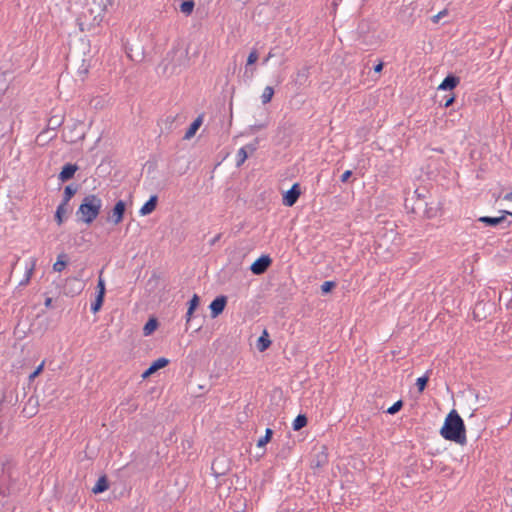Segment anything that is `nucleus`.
Here are the masks:
<instances>
[{"mask_svg": "<svg viewBox=\"0 0 512 512\" xmlns=\"http://www.w3.org/2000/svg\"><path fill=\"white\" fill-rule=\"evenodd\" d=\"M440 435L448 441L459 445H465L466 427L463 419L455 409H452L446 416L443 426L440 429Z\"/></svg>", "mask_w": 512, "mask_h": 512, "instance_id": "nucleus-1", "label": "nucleus"}, {"mask_svg": "<svg viewBox=\"0 0 512 512\" xmlns=\"http://www.w3.org/2000/svg\"><path fill=\"white\" fill-rule=\"evenodd\" d=\"M102 208V200L96 194L86 195L76 211L78 221L87 225L92 224Z\"/></svg>", "mask_w": 512, "mask_h": 512, "instance_id": "nucleus-2", "label": "nucleus"}, {"mask_svg": "<svg viewBox=\"0 0 512 512\" xmlns=\"http://www.w3.org/2000/svg\"><path fill=\"white\" fill-rule=\"evenodd\" d=\"M114 0H92L89 12L94 15L93 21L100 24L103 20V14L108 11L109 6H113Z\"/></svg>", "mask_w": 512, "mask_h": 512, "instance_id": "nucleus-3", "label": "nucleus"}, {"mask_svg": "<svg viewBox=\"0 0 512 512\" xmlns=\"http://www.w3.org/2000/svg\"><path fill=\"white\" fill-rule=\"evenodd\" d=\"M126 210L127 203L122 199L117 200L108 213L107 222H111L114 225L120 224L125 217Z\"/></svg>", "mask_w": 512, "mask_h": 512, "instance_id": "nucleus-4", "label": "nucleus"}, {"mask_svg": "<svg viewBox=\"0 0 512 512\" xmlns=\"http://www.w3.org/2000/svg\"><path fill=\"white\" fill-rule=\"evenodd\" d=\"M231 469L229 458L224 455L217 456L211 464L212 475L216 478L226 475Z\"/></svg>", "mask_w": 512, "mask_h": 512, "instance_id": "nucleus-5", "label": "nucleus"}, {"mask_svg": "<svg viewBox=\"0 0 512 512\" xmlns=\"http://www.w3.org/2000/svg\"><path fill=\"white\" fill-rule=\"evenodd\" d=\"M273 263L269 254H262L251 265L250 271L253 275L260 276L268 271Z\"/></svg>", "mask_w": 512, "mask_h": 512, "instance_id": "nucleus-6", "label": "nucleus"}, {"mask_svg": "<svg viewBox=\"0 0 512 512\" xmlns=\"http://www.w3.org/2000/svg\"><path fill=\"white\" fill-rule=\"evenodd\" d=\"M302 194L300 183H294L289 190L282 195V204L286 207L294 206Z\"/></svg>", "mask_w": 512, "mask_h": 512, "instance_id": "nucleus-7", "label": "nucleus"}, {"mask_svg": "<svg viewBox=\"0 0 512 512\" xmlns=\"http://www.w3.org/2000/svg\"><path fill=\"white\" fill-rule=\"evenodd\" d=\"M227 303L228 297L226 295L221 294L216 296L209 305L210 317L215 319L220 316L225 310Z\"/></svg>", "mask_w": 512, "mask_h": 512, "instance_id": "nucleus-8", "label": "nucleus"}, {"mask_svg": "<svg viewBox=\"0 0 512 512\" xmlns=\"http://www.w3.org/2000/svg\"><path fill=\"white\" fill-rule=\"evenodd\" d=\"M329 462L328 448L326 445H322L320 450L312 456L310 467L312 469H319L327 465Z\"/></svg>", "mask_w": 512, "mask_h": 512, "instance_id": "nucleus-9", "label": "nucleus"}, {"mask_svg": "<svg viewBox=\"0 0 512 512\" xmlns=\"http://www.w3.org/2000/svg\"><path fill=\"white\" fill-rule=\"evenodd\" d=\"M82 290H83V284L81 283V281L78 278L72 277V278L66 279V282L63 287V292L65 295H67V296L78 295L82 292Z\"/></svg>", "mask_w": 512, "mask_h": 512, "instance_id": "nucleus-10", "label": "nucleus"}, {"mask_svg": "<svg viewBox=\"0 0 512 512\" xmlns=\"http://www.w3.org/2000/svg\"><path fill=\"white\" fill-rule=\"evenodd\" d=\"M258 148V139L254 140V143H249L244 147L240 148L237 153L236 166L240 167L248 159L249 155L256 151Z\"/></svg>", "mask_w": 512, "mask_h": 512, "instance_id": "nucleus-11", "label": "nucleus"}, {"mask_svg": "<svg viewBox=\"0 0 512 512\" xmlns=\"http://www.w3.org/2000/svg\"><path fill=\"white\" fill-rule=\"evenodd\" d=\"M79 170V166L76 163H66L62 166L58 179L65 183L74 178L75 173Z\"/></svg>", "mask_w": 512, "mask_h": 512, "instance_id": "nucleus-12", "label": "nucleus"}, {"mask_svg": "<svg viewBox=\"0 0 512 512\" xmlns=\"http://www.w3.org/2000/svg\"><path fill=\"white\" fill-rule=\"evenodd\" d=\"M500 216H481L477 219L478 222L484 224L487 227H496L502 224L507 218V212L505 210H500Z\"/></svg>", "mask_w": 512, "mask_h": 512, "instance_id": "nucleus-13", "label": "nucleus"}, {"mask_svg": "<svg viewBox=\"0 0 512 512\" xmlns=\"http://www.w3.org/2000/svg\"><path fill=\"white\" fill-rule=\"evenodd\" d=\"M459 83L460 77L453 73H449L439 84L438 90L453 92V89H455Z\"/></svg>", "mask_w": 512, "mask_h": 512, "instance_id": "nucleus-14", "label": "nucleus"}, {"mask_svg": "<svg viewBox=\"0 0 512 512\" xmlns=\"http://www.w3.org/2000/svg\"><path fill=\"white\" fill-rule=\"evenodd\" d=\"M421 205H412L411 207V213L414 214H420L422 213L424 217L427 219H431L437 216V208H434L432 206H429L428 204L420 203Z\"/></svg>", "mask_w": 512, "mask_h": 512, "instance_id": "nucleus-15", "label": "nucleus"}, {"mask_svg": "<svg viewBox=\"0 0 512 512\" xmlns=\"http://www.w3.org/2000/svg\"><path fill=\"white\" fill-rule=\"evenodd\" d=\"M200 302H201V298L198 294H193L191 299L187 302V312L185 315L186 325H188L191 322V320L194 316V312L200 306Z\"/></svg>", "mask_w": 512, "mask_h": 512, "instance_id": "nucleus-16", "label": "nucleus"}, {"mask_svg": "<svg viewBox=\"0 0 512 512\" xmlns=\"http://www.w3.org/2000/svg\"><path fill=\"white\" fill-rule=\"evenodd\" d=\"M72 212V209L69 207L68 204L60 202V204L57 206L55 214H54V220L55 222L60 226L62 225L65 220L67 219V215Z\"/></svg>", "mask_w": 512, "mask_h": 512, "instance_id": "nucleus-17", "label": "nucleus"}, {"mask_svg": "<svg viewBox=\"0 0 512 512\" xmlns=\"http://www.w3.org/2000/svg\"><path fill=\"white\" fill-rule=\"evenodd\" d=\"M158 200L159 198L156 194L151 195L149 199L140 208V214L142 216H147L153 213L157 208Z\"/></svg>", "mask_w": 512, "mask_h": 512, "instance_id": "nucleus-18", "label": "nucleus"}, {"mask_svg": "<svg viewBox=\"0 0 512 512\" xmlns=\"http://www.w3.org/2000/svg\"><path fill=\"white\" fill-rule=\"evenodd\" d=\"M112 98L108 94L94 96L90 99V106L96 110L103 109L111 103Z\"/></svg>", "mask_w": 512, "mask_h": 512, "instance_id": "nucleus-19", "label": "nucleus"}, {"mask_svg": "<svg viewBox=\"0 0 512 512\" xmlns=\"http://www.w3.org/2000/svg\"><path fill=\"white\" fill-rule=\"evenodd\" d=\"M272 345V340L266 329L263 330L262 334L258 337L256 347L259 352H265Z\"/></svg>", "mask_w": 512, "mask_h": 512, "instance_id": "nucleus-20", "label": "nucleus"}, {"mask_svg": "<svg viewBox=\"0 0 512 512\" xmlns=\"http://www.w3.org/2000/svg\"><path fill=\"white\" fill-rule=\"evenodd\" d=\"M110 487V481L106 474L101 475L96 481L94 487L92 488V492L94 494H101L107 491Z\"/></svg>", "mask_w": 512, "mask_h": 512, "instance_id": "nucleus-21", "label": "nucleus"}, {"mask_svg": "<svg viewBox=\"0 0 512 512\" xmlns=\"http://www.w3.org/2000/svg\"><path fill=\"white\" fill-rule=\"evenodd\" d=\"M79 188V185L76 183H70L65 186L63 196H62V203L68 204L70 200L75 196Z\"/></svg>", "mask_w": 512, "mask_h": 512, "instance_id": "nucleus-22", "label": "nucleus"}, {"mask_svg": "<svg viewBox=\"0 0 512 512\" xmlns=\"http://www.w3.org/2000/svg\"><path fill=\"white\" fill-rule=\"evenodd\" d=\"M158 327H159L158 319L154 316L149 317L143 326V335L144 336L152 335L158 329Z\"/></svg>", "mask_w": 512, "mask_h": 512, "instance_id": "nucleus-23", "label": "nucleus"}, {"mask_svg": "<svg viewBox=\"0 0 512 512\" xmlns=\"http://www.w3.org/2000/svg\"><path fill=\"white\" fill-rule=\"evenodd\" d=\"M428 190L425 187L417 188L413 192L414 203L412 205H421L420 203L428 204L426 201V195Z\"/></svg>", "mask_w": 512, "mask_h": 512, "instance_id": "nucleus-24", "label": "nucleus"}, {"mask_svg": "<svg viewBox=\"0 0 512 512\" xmlns=\"http://www.w3.org/2000/svg\"><path fill=\"white\" fill-rule=\"evenodd\" d=\"M56 136V130H42V132L37 135L36 142L39 145H44L45 143L55 138Z\"/></svg>", "mask_w": 512, "mask_h": 512, "instance_id": "nucleus-25", "label": "nucleus"}, {"mask_svg": "<svg viewBox=\"0 0 512 512\" xmlns=\"http://www.w3.org/2000/svg\"><path fill=\"white\" fill-rule=\"evenodd\" d=\"M68 262H69L68 255L64 252L60 253L57 256L56 262L53 264V270L56 272L63 271L66 268V266L68 265Z\"/></svg>", "mask_w": 512, "mask_h": 512, "instance_id": "nucleus-26", "label": "nucleus"}, {"mask_svg": "<svg viewBox=\"0 0 512 512\" xmlns=\"http://www.w3.org/2000/svg\"><path fill=\"white\" fill-rule=\"evenodd\" d=\"M310 76V67L303 66L297 71L295 83L298 85H304Z\"/></svg>", "mask_w": 512, "mask_h": 512, "instance_id": "nucleus-27", "label": "nucleus"}, {"mask_svg": "<svg viewBox=\"0 0 512 512\" xmlns=\"http://www.w3.org/2000/svg\"><path fill=\"white\" fill-rule=\"evenodd\" d=\"M308 424V417L306 414H298L292 423V428L294 431H300Z\"/></svg>", "mask_w": 512, "mask_h": 512, "instance_id": "nucleus-28", "label": "nucleus"}, {"mask_svg": "<svg viewBox=\"0 0 512 512\" xmlns=\"http://www.w3.org/2000/svg\"><path fill=\"white\" fill-rule=\"evenodd\" d=\"M432 372V370H428L423 376L419 377L417 380H416V387H417V390L419 393H422L428 386V382H429V378H430V373Z\"/></svg>", "mask_w": 512, "mask_h": 512, "instance_id": "nucleus-29", "label": "nucleus"}, {"mask_svg": "<svg viewBox=\"0 0 512 512\" xmlns=\"http://www.w3.org/2000/svg\"><path fill=\"white\" fill-rule=\"evenodd\" d=\"M170 363V360L165 357H159L156 360L152 361L150 364V367L153 369V371L156 373L160 369H163L167 367Z\"/></svg>", "mask_w": 512, "mask_h": 512, "instance_id": "nucleus-30", "label": "nucleus"}, {"mask_svg": "<svg viewBox=\"0 0 512 512\" xmlns=\"http://www.w3.org/2000/svg\"><path fill=\"white\" fill-rule=\"evenodd\" d=\"M104 301H105V296H103V294H96L94 301H92V303H91V307H90L91 311L94 314L98 313L101 310V308L104 304Z\"/></svg>", "mask_w": 512, "mask_h": 512, "instance_id": "nucleus-31", "label": "nucleus"}, {"mask_svg": "<svg viewBox=\"0 0 512 512\" xmlns=\"http://www.w3.org/2000/svg\"><path fill=\"white\" fill-rule=\"evenodd\" d=\"M194 7H195V3L193 0H184L181 2L180 6H179V10L186 16H189L192 14Z\"/></svg>", "mask_w": 512, "mask_h": 512, "instance_id": "nucleus-32", "label": "nucleus"}, {"mask_svg": "<svg viewBox=\"0 0 512 512\" xmlns=\"http://www.w3.org/2000/svg\"><path fill=\"white\" fill-rule=\"evenodd\" d=\"M273 434L271 428H266L265 435L257 440V447L264 448L272 440Z\"/></svg>", "mask_w": 512, "mask_h": 512, "instance_id": "nucleus-33", "label": "nucleus"}, {"mask_svg": "<svg viewBox=\"0 0 512 512\" xmlns=\"http://www.w3.org/2000/svg\"><path fill=\"white\" fill-rule=\"evenodd\" d=\"M187 116L185 114H177L175 117L168 116L166 118V123L172 126L175 124L176 126H181L186 123Z\"/></svg>", "mask_w": 512, "mask_h": 512, "instance_id": "nucleus-34", "label": "nucleus"}, {"mask_svg": "<svg viewBox=\"0 0 512 512\" xmlns=\"http://www.w3.org/2000/svg\"><path fill=\"white\" fill-rule=\"evenodd\" d=\"M274 95V88L272 86H266L261 95L262 104H268Z\"/></svg>", "mask_w": 512, "mask_h": 512, "instance_id": "nucleus-35", "label": "nucleus"}, {"mask_svg": "<svg viewBox=\"0 0 512 512\" xmlns=\"http://www.w3.org/2000/svg\"><path fill=\"white\" fill-rule=\"evenodd\" d=\"M337 287V282L336 281H324L321 285V294L322 295H327L331 292H333V290Z\"/></svg>", "mask_w": 512, "mask_h": 512, "instance_id": "nucleus-36", "label": "nucleus"}, {"mask_svg": "<svg viewBox=\"0 0 512 512\" xmlns=\"http://www.w3.org/2000/svg\"><path fill=\"white\" fill-rule=\"evenodd\" d=\"M403 406H404V401L402 399H399L398 401H396L392 406H390L384 412L387 413V414H390V415H395L399 411L402 410Z\"/></svg>", "mask_w": 512, "mask_h": 512, "instance_id": "nucleus-37", "label": "nucleus"}, {"mask_svg": "<svg viewBox=\"0 0 512 512\" xmlns=\"http://www.w3.org/2000/svg\"><path fill=\"white\" fill-rule=\"evenodd\" d=\"M63 118L61 116H52L49 118L45 128H59L62 125Z\"/></svg>", "mask_w": 512, "mask_h": 512, "instance_id": "nucleus-38", "label": "nucleus"}, {"mask_svg": "<svg viewBox=\"0 0 512 512\" xmlns=\"http://www.w3.org/2000/svg\"><path fill=\"white\" fill-rule=\"evenodd\" d=\"M455 98L456 96L453 92H448V94L444 95L440 103L444 105V107H449L454 103Z\"/></svg>", "mask_w": 512, "mask_h": 512, "instance_id": "nucleus-39", "label": "nucleus"}, {"mask_svg": "<svg viewBox=\"0 0 512 512\" xmlns=\"http://www.w3.org/2000/svg\"><path fill=\"white\" fill-rule=\"evenodd\" d=\"M258 60V52L256 49H252L249 53L245 66L252 67Z\"/></svg>", "mask_w": 512, "mask_h": 512, "instance_id": "nucleus-40", "label": "nucleus"}, {"mask_svg": "<svg viewBox=\"0 0 512 512\" xmlns=\"http://www.w3.org/2000/svg\"><path fill=\"white\" fill-rule=\"evenodd\" d=\"M254 67L245 66V71L243 74V80L247 83H250L252 81V78L254 76Z\"/></svg>", "mask_w": 512, "mask_h": 512, "instance_id": "nucleus-41", "label": "nucleus"}, {"mask_svg": "<svg viewBox=\"0 0 512 512\" xmlns=\"http://www.w3.org/2000/svg\"><path fill=\"white\" fill-rule=\"evenodd\" d=\"M203 118H204V115L203 114H200L198 115L189 125L187 128H190V129H197V128H200L203 124Z\"/></svg>", "mask_w": 512, "mask_h": 512, "instance_id": "nucleus-42", "label": "nucleus"}, {"mask_svg": "<svg viewBox=\"0 0 512 512\" xmlns=\"http://www.w3.org/2000/svg\"><path fill=\"white\" fill-rule=\"evenodd\" d=\"M12 132L13 130H8L6 132H2V130H0V149L11 138Z\"/></svg>", "mask_w": 512, "mask_h": 512, "instance_id": "nucleus-43", "label": "nucleus"}, {"mask_svg": "<svg viewBox=\"0 0 512 512\" xmlns=\"http://www.w3.org/2000/svg\"><path fill=\"white\" fill-rule=\"evenodd\" d=\"M43 369H44V361L38 365L34 371L29 375V380H34L36 377H38L42 372H43Z\"/></svg>", "mask_w": 512, "mask_h": 512, "instance_id": "nucleus-44", "label": "nucleus"}, {"mask_svg": "<svg viewBox=\"0 0 512 512\" xmlns=\"http://www.w3.org/2000/svg\"><path fill=\"white\" fill-rule=\"evenodd\" d=\"M96 290H97L96 294H103V296H105V294H106L105 281L101 277H99V279L97 281Z\"/></svg>", "mask_w": 512, "mask_h": 512, "instance_id": "nucleus-45", "label": "nucleus"}, {"mask_svg": "<svg viewBox=\"0 0 512 512\" xmlns=\"http://www.w3.org/2000/svg\"><path fill=\"white\" fill-rule=\"evenodd\" d=\"M353 172L351 170H346L340 177V181L342 183L349 182L350 178L352 177Z\"/></svg>", "mask_w": 512, "mask_h": 512, "instance_id": "nucleus-46", "label": "nucleus"}, {"mask_svg": "<svg viewBox=\"0 0 512 512\" xmlns=\"http://www.w3.org/2000/svg\"><path fill=\"white\" fill-rule=\"evenodd\" d=\"M447 14H448V10H447V9H443L442 11H440L439 13H437L436 15H434V16L432 17V21H433L434 23H438V22H439V20H440L441 18H443L444 16H446Z\"/></svg>", "mask_w": 512, "mask_h": 512, "instance_id": "nucleus-47", "label": "nucleus"}, {"mask_svg": "<svg viewBox=\"0 0 512 512\" xmlns=\"http://www.w3.org/2000/svg\"><path fill=\"white\" fill-rule=\"evenodd\" d=\"M193 445V441L191 439H183L181 442V448L183 451L191 449Z\"/></svg>", "mask_w": 512, "mask_h": 512, "instance_id": "nucleus-48", "label": "nucleus"}, {"mask_svg": "<svg viewBox=\"0 0 512 512\" xmlns=\"http://www.w3.org/2000/svg\"><path fill=\"white\" fill-rule=\"evenodd\" d=\"M176 431L173 430L169 433V435L165 439V443L169 445L170 443L176 442Z\"/></svg>", "mask_w": 512, "mask_h": 512, "instance_id": "nucleus-49", "label": "nucleus"}, {"mask_svg": "<svg viewBox=\"0 0 512 512\" xmlns=\"http://www.w3.org/2000/svg\"><path fill=\"white\" fill-rule=\"evenodd\" d=\"M155 372L153 369L149 366L141 375L142 379H148L150 378Z\"/></svg>", "mask_w": 512, "mask_h": 512, "instance_id": "nucleus-50", "label": "nucleus"}, {"mask_svg": "<svg viewBox=\"0 0 512 512\" xmlns=\"http://www.w3.org/2000/svg\"><path fill=\"white\" fill-rule=\"evenodd\" d=\"M198 130H186V133L183 137V140H190L192 139L196 133H197Z\"/></svg>", "mask_w": 512, "mask_h": 512, "instance_id": "nucleus-51", "label": "nucleus"}, {"mask_svg": "<svg viewBox=\"0 0 512 512\" xmlns=\"http://www.w3.org/2000/svg\"><path fill=\"white\" fill-rule=\"evenodd\" d=\"M275 56H276V54L274 53V49H271L268 52L267 56L263 59L262 64L265 65L271 58H273Z\"/></svg>", "mask_w": 512, "mask_h": 512, "instance_id": "nucleus-52", "label": "nucleus"}, {"mask_svg": "<svg viewBox=\"0 0 512 512\" xmlns=\"http://www.w3.org/2000/svg\"><path fill=\"white\" fill-rule=\"evenodd\" d=\"M413 203H414V198H413V197H412L411 199H409V198H406V199H405L404 206H405V208H406L409 212H411V207H412V204H413Z\"/></svg>", "mask_w": 512, "mask_h": 512, "instance_id": "nucleus-53", "label": "nucleus"}, {"mask_svg": "<svg viewBox=\"0 0 512 512\" xmlns=\"http://www.w3.org/2000/svg\"><path fill=\"white\" fill-rule=\"evenodd\" d=\"M384 63L382 61H379L376 65H374L373 70L376 73H380L383 70Z\"/></svg>", "mask_w": 512, "mask_h": 512, "instance_id": "nucleus-54", "label": "nucleus"}, {"mask_svg": "<svg viewBox=\"0 0 512 512\" xmlns=\"http://www.w3.org/2000/svg\"><path fill=\"white\" fill-rule=\"evenodd\" d=\"M178 53H179L182 57L186 58L187 52H185V51H181V50H179V49H174V54L176 55V54H178ZM186 62H187V59H185L184 64H186ZM178 65H180V66H181V65H183V63H178Z\"/></svg>", "mask_w": 512, "mask_h": 512, "instance_id": "nucleus-55", "label": "nucleus"}, {"mask_svg": "<svg viewBox=\"0 0 512 512\" xmlns=\"http://www.w3.org/2000/svg\"><path fill=\"white\" fill-rule=\"evenodd\" d=\"M44 305L46 308H53V298L52 297H46Z\"/></svg>", "mask_w": 512, "mask_h": 512, "instance_id": "nucleus-56", "label": "nucleus"}, {"mask_svg": "<svg viewBox=\"0 0 512 512\" xmlns=\"http://www.w3.org/2000/svg\"><path fill=\"white\" fill-rule=\"evenodd\" d=\"M78 73L80 75H87L88 74V66H85L84 64L81 65V67L78 70Z\"/></svg>", "mask_w": 512, "mask_h": 512, "instance_id": "nucleus-57", "label": "nucleus"}, {"mask_svg": "<svg viewBox=\"0 0 512 512\" xmlns=\"http://www.w3.org/2000/svg\"><path fill=\"white\" fill-rule=\"evenodd\" d=\"M32 272H33V268H31V269L28 271V273H27V278H26L24 281H22V282L20 283V285H23V284L28 283V281H29V279H30V276H31Z\"/></svg>", "mask_w": 512, "mask_h": 512, "instance_id": "nucleus-58", "label": "nucleus"}, {"mask_svg": "<svg viewBox=\"0 0 512 512\" xmlns=\"http://www.w3.org/2000/svg\"><path fill=\"white\" fill-rule=\"evenodd\" d=\"M79 28L80 30L83 32V31H89L90 30V27H85V24L83 22H79Z\"/></svg>", "mask_w": 512, "mask_h": 512, "instance_id": "nucleus-59", "label": "nucleus"}, {"mask_svg": "<svg viewBox=\"0 0 512 512\" xmlns=\"http://www.w3.org/2000/svg\"><path fill=\"white\" fill-rule=\"evenodd\" d=\"M503 199L506 200V201H512V191L507 193V194H505Z\"/></svg>", "mask_w": 512, "mask_h": 512, "instance_id": "nucleus-60", "label": "nucleus"}, {"mask_svg": "<svg viewBox=\"0 0 512 512\" xmlns=\"http://www.w3.org/2000/svg\"><path fill=\"white\" fill-rule=\"evenodd\" d=\"M221 237V234H218L211 240V245H214Z\"/></svg>", "mask_w": 512, "mask_h": 512, "instance_id": "nucleus-61", "label": "nucleus"}, {"mask_svg": "<svg viewBox=\"0 0 512 512\" xmlns=\"http://www.w3.org/2000/svg\"><path fill=\"white\" fill-rule=\"evenodd\" d=\"M249 128H257V129H260V128H263V125L262 124H259V125H250Z\"/></svg>", "mask_w": 512, "mask_h": 512, "instance_id": "nucleus-62", "label": "nucleus"}, {"mask_svg": "<svg viewBox=\"0 0 512 512\" xmlns=\"http://www.w3.org/2000/svg\"><path fill=\"white\" fill-rule=\"evenodd\" d=\"M364 26H365V24L362 22V23L359 25L358 29H359L361 32H364Z\"/></svg>", "mask_w": 512, "mask_h": 512, "instance_id": "nucleus-63", "label": "nucleus"}, {"mask_svg": "<svg viewBox=\"0 0 512 512\" xmlns=\"http://www.w3.org/2000/svg\"><path fill=\"white\" fill-rule=\"evenodd\" d=\"M507 308L508 309H512V299L509 301L508 305H507Z\"/></svg>", "mask_w": 512, "mask_h": 512, "instance_id": "nucleus-64", "label": "nucleus"}]
</instances>
